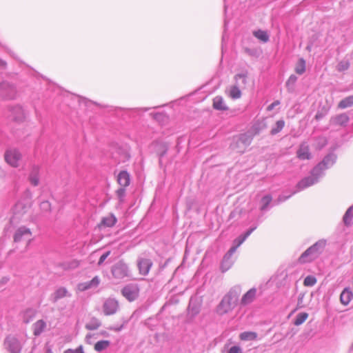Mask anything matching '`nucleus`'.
<instances>
[{
  "label": "nucleus",
  "mask_w": 353,
  "mask_h": 353,
  "mask_svg": "<svg viewBox=\"0 0 353 353\" xmlns=\"http://www.w3.org/2000/svg\"><path fill=\"white\" fill-rule=\"evenodd\" d=\"M152 265V261L148 259H141L138 261V267L141 274L147 275Z\"/></svg>",
  "instance_id": "a211bd4d"
},
{
  "label": "nucleus",
  "mask_w": 353,
  "mask_h": 353,
  "mask_svg": "<svg viewBox=\"0 0 353 353\" xmlns=\"http://www.w3.org/2000/svg\"><path fill=\"white\" fill-rule=\"evenodd\" d=\"M94 336V334H88L85 336V341L88 343H91L90 339Z\"/></svg>",
  "instance_id": "bf43d9fd"
},
{
  "label": "nucleus",
  "mask_w": 353,
  "mask_h": 353,
  "mask_svg": "<svg viewBox=\"0 0 353 353\" xmlns=\"http://www.w3.org/2000/svg\"><path fill=\"white\" fill-rule=\"evenodd\" d=\"M253 35L263 43H267L270 39V36L267 31L257 30L253 32Z\"/></svg>",
  "instance_id": "72a5a7b5"
},
{
  "label": "nucleus",
  "mask_w": 353,
  "mask_h": 353,
  "mask_svg": "<svg viewBox=\"0 0 353 353\" xmlns=\"http://www.w3.org/2000/svg\"><path fill=\"white\" fill-rule=\"evenodd\" d=\"M285 126V121L283 120H279L276 121V125L270 131L272 135H275L280 132Z\"/></svg>",
  "instance_id": "79ce46f5"
},
{
  "label": "nucleus",
  "mask_w": 353,
  "mask_h": 353,
  "mask_svg": "<svg viewBox=\"0 0 353 353\" xmlns=\"http://www.w3.org/2000/svg\"><path fill=\"white\" fill-rule=\"evenodd\" d=\"M241 293L240 285L232 287L216 306V313L222 316L232 312L237 305Z\"/></svg>",
  "instance_id": "f03ea898"
},
{
  "label": "nucleus",
  "mask_w": 353,
  "mask_h": 353,
  "mask_svg": "<svg viewBox=\"0 0 353 353\" xmlns=\"http://www.w3.org/2000/svg\"><path fill=\"white\" fill-rule=\"evenodd\" d=\"M325 245V240L321 239L318 241L302 253L299 259V262L305 263L314 261L323 252Z\"/></svg>",
  "instance_id": "20e7f679"
},
{
  "label": "nucleus",
  "mask_w": 353,
  "mask_h": 353,
  "mask_svg": "<svg viewBox=\"0 0 353 353\" xmlns=\"http://www.w3.org/2000/svg\"><path fill=\"white\" fill-rule=\"evenodd\" d=\"M316 283V279L314 276L309 275L304 279L303 284L305 286L312 287Z\"/></svg>",
  "instance_id": "a18cd8bd"
},
{
  "label": "nucleus",
  "mask_w": 353,
  "mask_h": 353,
  "mask_svg": "<svg viewBox=\"0 0 353 353\" xmlns=\"http://www.w3.org/2000/svg\"><path fill=\"white\" fill-rule=\"evenodd\" d=\"M280 104V101H274L273 103H272L270 105H269L267 108V110L268 111H271L276 106L279 105Z\"/></svg>",
  "instance_id": "864d4df0"
},
{
  "label": "nucleus",
  "mask_w": 353,
  "mask_h": 353,
  "mask_svg": "<svg viewBox=\"0 0 353 353\" xmlns=\"http://www.w3.org/2000/svg\"><path fill=\"white\" fill-rule=\"evenodd\" d=\"M117 222L116 216L113 214L104 216L101 219L99 228H111L113 227Z\"/></svg>",
  "instance_id": "6ab92c4d"
},
{
  "label": "nucleus",
  "mask_w": 353,
  "mask_h": 353,
  "mask_svg": "<svg viewBox=\"0 0 353 353\" xmlns=\"http://www.w3.org/2000/svg\"><path fill=\"white\" fill-rule=\"evenodd\" d=\"M336 160V156L334 153L326 155L320 163L313 168L309 176L303 178L297 183V191L303 190L317 183L324 176L325 171L331 168L335 163Z\"/></svg>",
  "instance_id": "f257e3e1"
},
{
  "label": "nucleus",
  "mask_w": 353,
  "mask_h": 353,
  "mask_svg": "<svg viewBox=\"0 0 353 353\" xmlns=\"http://www.w3.org/2000/svg\"><path fill=\"white\" fill-rule=\"evenodd\" d=\"M7 67V63L6 61L0 58V69L5 70Z\"/></svg>",
  "instance_id": "4d7b16f0"
},
{
  "label": "nucleus",
  "mask_w": 353,
  "mask_h": 353,
  "mask_svg": "<svg viewBox=\"0 0 353 353\" xmlns=\"http://www.w3.org/2000/svg\"><path fill=\"white\" fill-rule=\"evenodd\" d=\"M291 195H289L288 196H280L278 199V202L277 203H279L281 202H283L285 201H286L288 198L290 197Z\"/></svg>",
  "instance_id": "13d9d810"
},
{
  "label": "nucleus",
  "mask_w": 353,
  "mask_h": 353,
  "mask_svg": "<svg viewBox=\"0 0 353 353\" xmlns=\"http://www.w3.org/2000/svg\"><path fill=\"white\" fill-rule=\"evenodd\" d=\"M229 96L233 99H239L241 97L240 88L236 85L231 86L229 89Z\"/></svg>",
  "instance_id": "4c0bfd02"
},
{
  "label": "nucleus",
  "mask_w": 353,
  "mask_h": 353,
  "mask_svg": "<svg viewBox=\"0 0 353 353\" xmlns=\"http://www.w3.org/2000/svg\"><path fill=\"white\" fill-rule=\"evenodd\" d=\"M308 317V314L306 313V312H300L296 316V319H294V325H301L302 323H303L305 320L307 319Z\"/></svg>",
  "instance_id": "37998d69"
},
{
  "label": "nucleus",
  "mask_w": 353,
  "mask_h": 353,
  "mask_svg": "<svg viewBox=\"0 0 353 353\" xmlns=\"http://www.w3.org/2000/svg\"><path fill=\"white\" fill-rule=\"evenodd\" d=\"M21 154L16 149L8 150L5 153L6 162L12 167H18L21 159Z\"/></svg>",
  "instance_id": "f8f14e48"
},
{
  "label": "nucleus",
  "mask_w": 353,
  "mask_h": 353,
  "mask_svg": "<svg viewBox=\"0 0 353 353\" xmlns=\"http://www.w3.org/2000/svg\"><path fill=\"white\" fill-rule=\"evenodd\" d=\"M239 339L243 341H255L258 338V334L252 331H247L241 332L239 334Z\"/></svg>",
  "instance_id": "cd10ccee"
},
{
  "label": "nucleus",
  "mask_w": 353,
  "mask_h": 353,
  "mask_svg": "<svg viewBox=\"0 0 353 353\" xmlns=\"http://www.w3.org/2000/svg\"><path fill=\"white\" fill-rule=\"evenodd\" d=\"M5 175L3 170L0 168V178L3 177Z\"/></svg>",
  "instance_id": "0e129e2a"
},
{
  "label": "nucleus",
  "mask_w": 353,
  "mask_h": 353,
  "mask_svg": "<svg viewBox=\"0 0 353 353\" xmlns=\"http://www.w3.org/2000/svg\"><path fill=\"white\" fill-rule=\"evenodd\" d=\"M311 46L308 45L307 47H306V50H308L309 52L311 51Z\"/></svg>",
  "instance_id": "69168bd1"
},
{
  "label": "nucleus",
  "mask_w": 353,
  "mask_h": 353,
  "mask_svg": "<svg viewBox=\"0 0 353 353\" xmlns=\"http://www.w3.org/2000/svg\"><path fill=\"white\" fill-rule=\"evenodd\" d=\"M353 218V207H350L345 212L343 221L345 225H350Z\"/></svg>",
  "instance_id": "ea45409f"
},
{
  "label": "nucleus",
  "mask_w": 353,
  "mask_h": 353,
  "mask_svg": "<svg viewBox=\"0 0 353 353\" xmlns=\"http://www.w3.org/2000/svg\"><path fill=\"white\" fill-rule=\"evenodd\" d=\"M349 121V117L346 114H341L332 118L331 122L334 125H345Z\"/></svg>",
  "instance_id": "c85d7f7f"
},
{
  "label": "nucleus",
  "mask_w": 353,
  "mask_h": 353,
  "mask_svg": "<svg viewBox=\"0 0 353 353\" xmlns=\"http://www.w3.org/2000/svg\"><path fill=\"white\" fill-rule=\"evenodd\" d=\"M254 136L251 134H241L239 140L241 143L245 145H250Z\"/></svg>",
  "instance_id": "c03bdc74"
},
{
  "label": "nucleus",
  "mask_w": 353,
  "mask_h": 353,
  "mask_svg": "<svg viewBox=\"0 0 353 353\" xmlns=\"http://www.w3.org/2000/svg\"><path fill=\"white\" fill-rule=\"evenodd\" d=\"M110 254V251H108L105 253H103L101 257L99 258V260L98 261V265H101L103 263V262L105 261V259L108 257V256Z\"/></svg>",
  "instance_id": "603ef678"
},
{
  "label": "nucleus",
  "mask_w": 353,
  "mask_h": 353,
  "mask_svg": "<svg viewBox=\"0 0 353 353\" xmlns=\"http://www.w3.org/2000/svg\"><path fill=\"white\" fill-rule=\"evenodd\" d=\"M256 228V226L250 228L243 234L240 235L238 238L235 239L233 241V245L224 255L223 259L221 263V270L222 272L228 271L233 265L234 259L232 255L236 252V249L245 241V239L252 234V232Z\"/></svg>",
  "instance_id": "7ed1b4c3"
},
{
  "label": "nucleus",
  "mask_w": 353,
  "mask_h": 353,
  "mask_svg": "<svg viewBox=\"0 0 353 353\" xmlns=\"http://www.w3.org/2000/svg\"><path fill=\"white\" fill-rule=\"evenodd\" d=\"M353 105V96H349L342 99L339 103V108L344 109Z\"/></svg>",
  "instance_id": "a19ab883"
},
{
  "label": "nucleus",
  "mask_w": 353,
  "mask_h": 353,
  "mask_svg": "<svg viewBox=\"0 0 353 353\" xmlns=\"http://www.w3.org/2000/svg\"><path fill=\"white\" fill-rule=\"evenodd\" d=\"M353 299V292L350 288H345L340 295V301L343 305H347Z\"/></svg>",
  "instance_id": "412c9836"
},
{
  "label": "nucleus",
  "mask_w": 353,
  "mask_h": 353,
  "mask_svg": "<svg viewBox=\"0 0 353 353\" xmlns=\"http://www.w3.org/2000/svg\"><path fill=\"white\" fill-rule=\"evenodd\" d=\"M26 340L14 334L8 335L3 341L6 350L10 353H21Z\"/></svg>",
  "instance_id": "423d86ee"
},
{
  "label": "nucleus",
  "mask_w": 353,
  "mask_h": 353,
  "mask_svg": "<svg viewBox=\"0 0 353 353\" xmlns=\"http://www.w3.org/2000/svg\"><path fill=\"white\" fill-rule=\"evenodd\" d=\"M48 353H52V352L51 350L49 349V350H48Z\"/></svg>",
  "instance_id": "774afa93"
},
{
  "label": "nucleus",
  "mask_w": 353,
  "mask_h": 353,
  "mask_svg": "<svg viewBox=\"0 0 353 353\" xmlns=\"http://www.w3.org/2000/svg\"><path fill=\"white\" fill-rule=\"evenodd\" d=\"M188 309V312L192 316H194L199 312L200 307L199 305L197 304L196 299H194L193 298L190 299Z\"/></svg>",
  "instance_id": "473e14b6"
},
{
  "label": "nucleus",
  "mask_w": 353,
  "mask_h": 353,
  "mask_svg": "<svg viewBox=\"0 0 353 353\" xmlns=\"http://www.w3.org/2000/svg\"><path fill=\"white\" fill-rule=\"evenodd\" d=\"M112 158L117 163H125L130 158V154L127 148H116L112 152Z\"/></svg>",
  "instance_id": "4468645a"
},
{
  "label": "nucleus",
  "mask_w": 353,
  "mask_h": 353,
  "mask_svg": "<svg viewBox=\"0 0 353 353\" xmlns=\"http://www.w3.org/2000/svg\"><path fill=\"white\" fill-rule=\"evenodd\" d=\"M123 296L129 301H133L139 296V288L137 284L130 283L121 290Z\"/></svg>",
  "instance_id": "1a4fd4ad"
},
{
  "label": "nucleus",
  "mask_w": 353,
  "mask_h": 353,
  "mask_svg": "<svg viewBox=\"0 0 353 353\" xmlns=\"http://www.w3.org/2000/svg\"><path fill=\"white\" fill-rule=\"evenodd\" d=\"M163 114L162 113H156L154 114V119H159L160 117H162Z\"/></svg>",
  "instance_id": "680f3d73"
},
{
  "label": "nucleus",
  "mask_w": 353,
  "mask_h": 353,
  "mask_svg": "<svg viewBox=\"0 0 353 353\" xmlns=\"http://www.w3.org/2000/svg\"><path fill=\"white\" fill-rule=\"evenodd\" d=\"M46 327H47V323L44 320L40 319V320L37 321L32 325L33 334L35 336H40L46 330Z\"/></svg>",
  "instance_id": "aec40b11"
},
{
  "label": "nucleus",
  "mask_w": 353,
  "mask_h": 353,
  "mask_svg": "<svg viewBox=\"0 0 353 353\" xmlns=\"http://www.w3.org/2000/svg\"><path fill=\"white\" fill-rule=\"evenodd\" d=\"M296 157L301 160H309L312 158L310 147L307 142H303L300 144L296 151Z\"/></svg>",
  "instance_id": "2eb2a0df"
},
{
  "label": "nucleus",
  "mask_w": 353,
  "mask_h": 353,
  "mask_svg": "<svg viewBox=\"0 0 353 353\" xmlns=\"http://www.w3.org/2000/svg\"><path fill=\"white\" fill-rule=\"evenodd\" d=\"M100 281L99 277L96 276L91 281L79 283L77 287V290L79 292H85L90 290H94L98 288Z\"/></svg>",
  "instance_id": "ddd939ff"
},
{
  "label": "nucleus",
  "mask_w": 353,
  "mask_h": 353,
  "mask_svg": "<svg viewBox=\"0 0 353 353\" xmlns=\"http://www.w3.org/2000/svg\"><path fill=\"white\" fill-rule=\"evenodd\" d=\"M123 325H120L119 327H112L110 328L111 330H114L115 332H119L122 330Z\"/></svg>",
  "instance_id": "052dcab7"
},
{
  "label": "nucleus",
  "mask_w": 353,
  "mask_h": 353,
  "mask_svg": "<svg viewBox=\"0 0 353 353\" xmlns=\"http://www.w3.org/2000/svg\"><path fill=\"white\" fill-rule=\"evenodd\" d=\"M236 85L239 88H243L247 84L248 74L242 72L235 75Z\"/></svg>",
  "instance_id": "c756f323"
},
{
  "label": "nucleus",
  "mask_w": 353,
  "mask_h": 353,
  "mask_svg": "<svg viewBox=\"0 0 353 353\" xmlns=\"http://www.w3.org/2000/svg\"><path fill=\"white\" fill-rule=\"evenodd\" d=\"M79 265V262L77 260H70L68 261L63 262L60 264L62 269L65 270H72L77 268Z\"/></svg>",
  "instance_id": "f704fd0d"
},
{
  "label": "nucleus",
  "mask_w": 353,
  "mask_h": 353,
  "mask_svg": "<svg viewBox=\"0 0 353 353\" xmlns=\"http://www.w3.org/2000/svg\"><path fill=\"white\" fill-rule=\"evenodd\" d=\"M9 281L10 278L8 276H4L0 280V292L5 290Z\"/></svg>",
  "instance_id": "09e8293b"
},
{
  "label": "nucleus",
  "mask_w": 353,
  "mask_h": 353,
  "mask_svg": "<svg viewBox=\"0 0 353 353\" xmlns=\"http://www.w3.org/2000/svg\"><path fill=\"white\" fill-rule=\"evenodd\" d=\"M256 292L257 290L254 288L249 290L245 294L243 295L240 301V304L242 306H245L252 303L256 298Z\"/></svg>",
  "instance_id": "f3484780"
},
{
  "label": "nucleus",
  "mask_w": 353,
  "mask_h": 353,
  "mask_svg": "<svg viewBox=\"0 0 353 353\" xmlns=\"http://www.w3.org/2000/svg\"><path fill=\"white\" fill-rule=\"evenodd\" d=\"M37 311L35 309L29 307L21 312V317L23 323H28L35 317Z\"/></svg>",
  "instance_id": "393cba45"
},
{
  "label": "nucleus",
  "mask_w": 353,
  "mask_h": 353,
  "mask_svg": "<svg viewBox=\"0 0 353 353\" xmlns=\"http://www.w3.org/2000/svg\"><path fill=\"white\" fill-rule=\"evenodd\" d=\"M110 345V341L108 340H101L97 342L94 345V350L97 352H102L106 350Z\"/></svg>",
  "instance_id": "e433bc0d"
},
{
  "label": "nucleus",
  "mask_w": 353,
  "mask_h": 353,
  "mask_svg": "<svg viewBox=\"0 0 353 353\" xmlns=\"http://www.w3.org/2000/svg\"><path fill=\"white\" fill-rule=\"evenodd\" d=\"M119 308V302L114 298L110 297L103 302V312L105 315H112L118 311Z\"/></svg>",
  "instance_id": "9b49d317"
},
{
  "label": "nucleus",
  "mask_w": 353,
  "mask_h": 353,
  "mask_svg": "<svg viewBox=\"0 0 353 353\" xmlns=\"http://www.w3.org/2000/svg\"><path fill=\"white\" fill-rule=\"evenodd\" d=\"M24 197L28 201L24 203L22 201L17 202L13 208V216L10 219V223L14 225L18 221L22 219L25 214L30 210L29 201L32 198V192L29 189H26L24 192Z\"/></svg>",
  "instance_id": "39448f33"
},
{
  "label": "nucleus",
  "mask_w": 353,
  "mask_h": 353,
  "mask_svg": "<svg viewBox=\"0 0 353 353\" xmlns=\"http://www.w3.org/2000/svg\"><path fill=\"white\" fill-rule=\"evenodd\" d=\"M213 108L215 110L221 111L227 110L228 109L223 97L220 96H216L213 99Z\"/></svg>",
  "instance_id": "bb28decb"
},
{
  "label": "nucleus",
  "mask_w": 353,
  "mask_h": 353,
  "mask_svg": "<svg viewBox=\"0 0 353 353\" xmlns=\"http://www.w3.org/2000/svg\"><path fill=\"white\" fill-rule=\"evenodd\" d=\"M13 119L17 121H21L25 118V112L20 105H15L10 110Z\"/></svg>",
  "instance_id": "b1692460"
},
{
  "label": "nucleus",
  "mask_w": 353,
  "mask_h": 353,
  "mask_svg": "<svg viewBox=\"0 0 353 353\" xmlns=\"http://www.w3.org/2000/svg\"><path fill=\"white\" fill-rule=\"evenodd\" d=\"M28 181L33 186H37L39 184L40 169L37 165H33L28 177Z\"/></svg>",
  "instance_id": "dca6fc26"
},
{
  "label": "nucleus",
  "mask_w": 353,
  "mask_h": 353,
  "mask_svg": "<svg viewBox=\"0 0 353 353\" xmlns=\"http://www.w3.org/2000/svg\"><path fill=\"white\" fill-rule=\"evenodd\" d=\"M70 296L71 294L68 292L65 288L61 287L56 290V291L53 293L51 300L53 303H56L61 299Z\"/></svg>",
  "instance_id": "4be33fe9"
},
{
  "label": "nucleus",
  "mask_w": 353,
  "mask_h": 353,
  "mask_svg": "<svg viewBox=\"0 0 353 353\" xmlns=\"http://www.w3.org/2000/svg\"><path fill=\"white\" fill-rule=\"evenodd\" d=\"M224 10H225V12H226V10H227V6L226 5L224 6Z\"/></svg>",
  "instance_id": "338daca9"
},
{
  "label": "nucleus",
  "mask_w": 353,
  "mask_h": 353,
  "mask_svg": "<svg viewBox=\"0 0 353 353\" xmlns=\"http://www.w3.org/2000/svg\"><path fill=\"white\" fill-rule=\"evenodd\" d=\"M117 181L121 187H128L130 183V176L129 173L125 170L121 171L118 174Z\"/></svg>",
  "instance_id": "5701e85b"
},
{
  "label": "nucleus",
  "mask_w": 353,
  "mask_h": 353,
  "mask_svg": "<svg viewBox=\"0 0 353 353\" xmlns=\"http://www.w3.org/2000/svg\"><path fill=\"white\" fill-rule=\"evenodd\" d=\"M112 274L115 279H122L129 276L128 265L123 261L116 263L112 268Z\"/></svg>",
  "instance_id": "6e6552de"
},
{
  "label": "nucleus",
  "mask_w": 353,
  "mask_h": 353,
  "mask_svg": "<svg viewBox=\"0 0 353 353\" xmlns=\"http://www.w3.org/2000/svg\"><path fill=\"white\" fill-rule=\"evenodd\" d=\"M306 63L303 58H300L296 65L295 72L298 74H303L305 72Z\"/></svg>",
  "instance_id": "58836bf2"
},
{
  "label": "nucleus",
  "mask_w": 353,
  "mask_h": 353,
  "mask_svg": "<svg viewBox=\"0 0 353 353\" xmlns=\"http://www.w3.org/2000/svg\"><path fill=\"white\" fill-rule=\"evenodd\" d=\"M15 87L7 81L0 83V96L4 99H12L16 96Z\"/></svg>",
  "instance_id": "9d476101"
},
{
  "label": "nucleus",
  "mask_w": 353,
  "mask_h": 353,
  "mask_svg": "<svg viewBox=\"0 0 353 353\" xmlns=\"http://www.w3.org/2000/svg\"><path fill=\"white\" fill-rule=\"evenodd\" d=\"M148 110V108H133V109H130L129 110L132 112L139 114V112H141V111L146 112Z\"/></svg>",
  "instance_id": "6e6d98bb"
},
{
  "label": "nucleus",
  "mask_w": 353,
  "mask_h": 353,
  "mask_svg": "<svg viewBox=\"0 0 353 353\" xmlns=\"http://www.w3.org/2000/svg\"><path fill=\"white\" fill-rule=\"evenodd\" d=\"M272 201V197L270 194H268L261 197L260 201V210L261 211H266L269 209V205Z\"/></svg>",
  "instance_id": "2f4dec72"
},
{
  "label": "nucleus",
  "mask_w": 353,
  "mask_h": 353,
  "mask_svg": "<svg viewBox=\"0 0 353 353\" xmlns=\"http://www.w3.org/2000/svg\"><path fill=\"white\" fill-rule=\"evenodd\" d=\"M117 195L120 201L122 202L125 195V188L121 187L117 190Z\"/></svg>",
  "instance_id": "de8ad7c7"
},
{
  "label": "nucleus",
  "mask_w": 353,
  "mask_h": 353,
  "mask_svg": "<svg viewBox=\"0 0 353 353\" xmlns=\"http://www.w3.org/2000/svg\"><path fill=\"white\" fill-rule=\"evenodd\" d=\"M63 353H84L83 348L82 345H79L76 349H67Z\"/></svg>",
  "instance_id": "8fccbe9b"
},
{
  "label": "nucleus",
  "mask_w": 353,
  "mask_h": 353,
  "mask_svg": "<svg viewBox=\"0 0 353 353\" xmlns=\"http://www.w3.org/2000/svg\"><path fill=\"white\" fill-rule=\"evenodd\" d=\"M41 208L43 210H48L50 208V203L48 201H43L41 203Z\"/></svg>",
  "instance_id": "5fc2aeb1"
},
{
  "label": "nucleus",
  "mask_w": 353,
  "mask_h": 353,
  "mask_svg": "<svg viewBox=\"0 0 353 353\" xmlns=\"http://www.w3.org/2000/svg\"><path fill=\"white\" fill-rule=\"evenodd\" d=\"M101 325L99 319L96 317H92L85 324V327L88 330H97Z\"/></svg>",
  "instance_id": "7c9ffc66"
},
{
  "label": "nucleus",
  "mask_w": 353,
  "mask_h": 353,
  "mask_svg": "<svg viewBox=\"0 0 353 353\" xmlns=\"http://www.w3.org/2000/svg\"><path fill=\"white\" fill-rule=\"evenodd\" d=\"M350 67V63L347 60L341 61L337 65V70L339 72H343L347 70Z\"/></svg>",
  "instance_id": "49530a36"
},
{
  "label": "nucleus",
  "mask_w": 353,
  "mask_h": 353,
  "mask_svg": "<svg viewBox=\"0 0 353 353\" xmlns=\"http://www.w3.org/2000/svg\"><path fill=\"white\" fill-rule=\"evenodd\" d=\"M297 81V77L294 74H291L286 81V88L289 92H293L295 89V84Z\"/></svg>",
  "instance_id": "c9c22d12"
},
{
  "label": "nucleus",
  "mask_w": 353,
  "mask_h": 353,
  "mask_svg": "<svg viewBox=\"0 0 353 353\" xmlns=\"http://www.w3.org/2000/svg\"><path fill=\"white\" fill-rule=\"evenodd\" d=\"M13 239L15 243L26 241L27 248L32 240V232L29 228L25 226H21L16 230L13 236Z\"/></svg>",
  "instance_id": "0eeeda50"
},
{
  "label": "nucleus",
  "mask_w": 353,
  "mask_h": 353,
  "mask_svg": "<svg viewBox=\"0 0 353 353\" xmlns=\"http://www.w3.org/2000/svg\"><path fill=\"white\" fill-rule=\"evenodd\" d=\"M267 125L264 121H257L252 126L250 133L255 136L265 129Z\"/></svg>",
  "instance_id": "a878e982"
},
{
  "label": "nucleus",
  "mask_w": 353,
  "mask_h": 353,
  "mask_svg": "<svg viewBox=\"0 0 353 353\" xmlns=\"http://www.w3.org/2000/svg\"><path fill=\"white\" fill-rule=\"evenodd\" d=\"M225 34L224 33L223 37H222V48H223V43L225 42Z\"/></svg>",
  "instance_id": "e2e57ef3"
},
{
  "label": "nucleus",
  "mask_w": 353,
  "mask_h": 353,
  "mask_svg": "<svg viewBox=\"0 0 353 353\" xmlns=\"http://www.w3.org/2000/svg\"><path fill=\"white\" fill-rule=\"evenodd\" d=\"M227 353H243L242 348L238 345L232 346Z\"/></svg>",
  "instance_id": "3c124183"
}]
</instances>
